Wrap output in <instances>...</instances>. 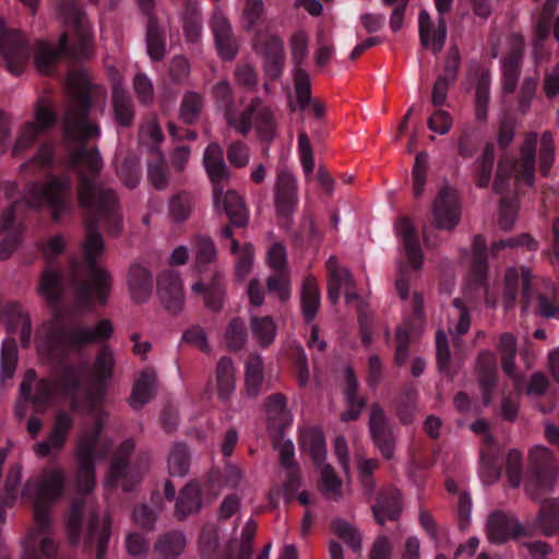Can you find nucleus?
Segmentation results:
<instances>
[{
	"mask_svg": "<svg viewBox=\"0 0 559 559\" xmlns=\"http://www.w3.org/2000/svg\"><path fill=\"white\" fill-rule=\"evenodd\" d=\"M78 195L80 205L88 217L86 237L82 245L84 262L71 263V284L75 305L80 309H86L94 300L105 304L111 287L109 274L97 266L104 253V241L96 224L116 225L120 215L115 192L105 187L99 177H82Z\"/></svg>",
	"mask_w": 559,
	"mask_h": 559,
	"instance_id": "1",
	"label": "nucleus"
},
{
	"mask_svg": "<svg viewBox=\"0 0 559 559\" xmlns=\"http://www.w3.org/2000/svg\"><path fill=\"white\" fill-rule=\"evenodd\" d=\"M69 102L64 110L62 127V153L56 152L53 140L45 141L33 157L41 169L60 168L75 170L76 175H99L103 159L97 147L87 142L100 135L99 126L91 118L93 97L87 81L71 76L68 81Z\"/></svg>",
	"mask_w": 559,
	"mask_h": 559,
	"instance_id": "2",
	"label": "nucleus"
},
{
	"mask_svg": "<svg viewBox=\"0 0 559 559\" xmlns=\"http://www.w3.org/2000/svg\"><path fill=\"white\" fill-rule=\"evenodd\" d=\"M516 120L512 115L504 116L497 132V144L501 151L496 175H535L536 165L540 175H548L556 160L555 135L551 131H544L538 138L535 131L524 134L518 154L509 147L512 144Z\"/></svg>",
	"mask_w": 559,
	"mask_h": 559,
	"instance_id": "3",
	"label": "nucleus"
},
{
	"mask_svg": "<svg viewBox=\"0 0 559 559\" xmlns=\"http://www.w3.org/2000/svg\"><path fill=\"white\" fill-rule=\"evenodd\" d=\"M34 15L39 0H20ZM58 14L67 27L60 35L59 47L38 41L34 62L39 72L49 75L55 71L56 62L61 55L75 58H87L91 52L92 27L78 0H59Z\"/></svg>",
	"mask_w": 559,
	"mask_h": 559,
	"instance_id": "4",
	"label": "nucleus"
},
{
	"mask_svg": "<svg viewBox=\"0 0 559 559\" xmlns=\"http://www.w3.org/2000/svg\"><path fill=\"white\" fill-rule=\"evenodd\" d=\"M212 95L218 110L223 111L228 127L247 136L252 128L260 141L269 145L276 135L277 122L270 107L260 97H254L248 106L237 112L233 88L227 81H219L212 87Z\"/></svg>",
	"mask_w": 559,
	"mask_h": 559,
	"instance_id": "5",
	"label": "nucleus"
},
{
	"mask_svg": "<svg viewBox=\"0 0 559 559\" xmlns=\"http://www.w3.org/2000/svg\"><path fill=\"white\" fill-rule=\"evenodd\" d=\"M112 333L114 325L108 319H103L94 325L66 329L60 318L55 317L37 329V350L41 356L52 359L64 348H79L102 342L109 338Z\"/></svg>",
	"mask_w": 559,
	"mask_h": 559,
	"instance_id": "6",
	"label": "nucleus"
},
{
	"mask_svg": "<svg viewBox=\"0 0 559 559\" xmlns=\"http://www.w3.org/2000/svg\"><path fill=\"white\" fill-rule=\"evenodd\" d=\"M70 544L96 548L97 559H103L109 540L110 519L106 511L97 510L92 501L73 502L66 523Z\"/></svg>",
	"mask_w": 559,
	"mask_h": 559,
	"instance_id": "7",
	"label": "nucleus"
},
{
	"mask_svg": "<svg viewBox=\"0 0 559 559\" xmlns=\"http://www.w3.org/2000/svg\"><path fill=\"white\" fill-rule=\"evenodd\" d=\"M104 416L102 411L94 413V426L83 429L76 440V487L81 492H90L95 486L94 465L97 460L105 457L111 442L103 437Z\"/></svg>",
	"mask_w": 559,
	"mask_h": 559,
	"instance_id": "8",
	"label": "nucleus"
},
{
	"mask_svg": "<svg viewBox=\"0 0 559 559\" xmlns=\"http://www.w3.org/2000/svg\"><path fill=\"white\" fill-rule=\"evenodd\" d=\"M64 488V471L59 466L48 465L26 480L22 493L32 500L33 515L51 516V508L63 496Z\"/></svg>",
	"mask_w": 559,
	"mask_h": 559,
	"instance_id": "9",
	"label": "nucleus"
},
{
	"mask_svg": "<svg viewBox=\"0 0 559 559\" xmlns=\"http://www.w3.org/2000/svg\"><path fill=\"white\" fill-rule=\"evenodd\" d=\"M80 383V377L76 370L69 369L64 372L58 383L51 384L46 380H37L33 370L25 372L20 386L21 394L33 402L37 409H43L53 402H58L60 396L73 393Z\"/></svg>",
	"mask_w": 559,
	"mask_h": 559,
	"instance_id": "10",
	"label": "nucleus"
},
{
	"mask_svg": "<svg viewBox=\"0 0 559 559\" xmlns=\"http://www.w3.org/2000/svg\"><path fill=\"white\" fill-rule=\"evenodd\" d=\"M22 559H53L58 544L53 538L51 516L33 515V525L22 540Z\"/></svg>",
	"mask_w": 559,
	"mask_h": 559,
	"instance_id": "11",
	"label": "nucleus"
},
{
	"mask_svg": "<svg viewBox=\"0 0 559 559\" xmlns=\"http://www.w3.org/2000/svg\"><path fill=\"white\" fill-rule=\"evenodd\" d=\"M25 200L33 207H49L56 222L71 207L69 186L60 178L31 188Z\"/></svg>",
	"mask_w": 559,
	"mask_h": 559,
	"instance_id": "12",
	"label": "nucleus"
},
{
	"mask_svg": "<svg viewBox=\"0 0 559 559\" xmlns=\"http://www.w3.org/2000/svg\"><path fill=\"white\" fill-rule=\"evenodd\" d=\"M57 122L52 106L40 98L34 112V121L23 124L13 147V154L19 155L33 146L38 140L48 135Z\"/></svg>",
	"mask_w": 559,
	"mask_h": 559,
	"instance_id": "13",
	"label": "nucleus"
},
{
	"mask_svg": "<svg viewBox=\"0 0 559 559\" xmlns=\"http://www.w3.org/2000/svg\"><path fill=\"white\" fill-rule=\"evenodd\" d=\"M0 56L8 70L20 75L29 60L31 47L25 36L15 29L7 27L0 17Z\"/></svg>",
	"mask_w": 559,
	"mask_h": 559,
	"instance_id": "14",
	"label": "nucleus"
},
{
	"mask_svg": "<svg viewBox=\"0 0 559 559\" xmlns=\"http://www.w3.org/2000/svg\"><path fill=\"white\" fill-rule=\"evenodd\" d=\"M292 59L295 64L294 84L299 106L305 109L311 103V85L302 64L308 56V36L305 31L296 32L290 38Z\"/></svg>",
	"mask_w": 559,
	"mask_h": 559,
	"instance_id": "15",
	"label": "nucleus"
},
{
	"mask_svg": "<svg viewBox=\"0 0 559 559\" xmlns=\"http://www.w3.org/2000/svg\"><path fill=\"white\" fill-rule=\"evenodd\" d=\"M73 417L66 411H58L46 439L33 445L34 454L39 459L56 457L63 450L73 427Z\"/></svg>",
	"mask_w": 559,
	"mask_h": 559,
	"instance_id": "16",
	"label": "nucleus"
},
{
	"mask_svg": "<svg viewBox=\"0 0 559 559\" xmlns=\"http://www.w3.org/2000/svg\"><path fill=\"white\" fill-rule=\"evenodd\" d=\"M225 177H212L214 205L217 212L225 213L235 226H245L248 213L238 193L225 183Z\"/></svg>",
	"mask_w": 559,
	"mask_h": 559,
	"instance_id": "17",
	"label": "nucleus"
},
{
	"mask_svg": "<svg viewBox=\"0 0 559 559\" xmlns=\"http://www.w3.org/2000/svg\"><path fill=\"white\" fill-rule=\"evenodd\" d=\"M461 202L455 189L443 186L432 204V217L440 229L451 230L461 219Z\"/></svg>",
	"mask_w": 559,
	"mask_h": 559,
	"instance_id": "18",
	"label": "nucleus"
},
{
	"mask_svg": "<svg viewBox=\"0 0 559 559\" xmlns=\"http://www.w3.org/2000/svg\"><path fill=\"white\" fill-rule=\"evenodd\" d=\"M524 56V41L521 36H514L507 55L501 59V91L502 99L506 103L507 97L512 95L519 84L522 72Z\"/></svg>",
	"mask_w": 559,
	"mask_h": 559,
	"instance_id": "19",
	"label": "nucleus"
},
{
	"mask_svg": "<svg viewBox=\"0 0 559 559\" xmlns=\"http://www.w3.org/2000/svg\"><path fill=\"white\" fill-rule=\"evenodd\" d=\"M10 447L0 449V522L4 519L5 508H10L16 501L22 480L23 466L19 462L11 463L4 477L2 471L8 457Z\"/></svg>",
	"mask_w": 559,
	"mask_h": 559,
	"instance_id": "20",
	"label": "nucleus"
},
{
	"mask_svg": "<svg viewBox=\"0 0 559 559\" xmlns=\"http://www.w3.org/2000/svg\"><path fill=\"white\" fill-rule=\"evenodd\" d=\"M157 296L164 308L173 313H180L185 306L183 283L175 271H164L157 278Z\"/></svg>",
	"mask_w": 559,
	"mask_h": 559,
	"instance_id": "21",
	"label": "nucleus"
},
{
	"mask_svg": "<svg viewBox=\"0 0 559 559\" xmlns=\"http://www.w3.org/2000/svg\"><path fill=\"white\" fill-rule=\"evenodd\" d=\"M328 270V297L332 304H336L342 293H344L347 302L357 299V295L352 292L354 285L349 271L341 265L335 257H330L326 261Z\"/></svg>",
	"mask_w": 559,
	"mask_h": 559,
	"instance_id": "22",
	"label": "nucleus"
},
{
	"mask_svg": "<svg viewBox=\"0 0 559 559\" xmlns=\"http://www.w3.org/2000/svg\"><path fill=\"white\" fill-rule=\"evenodd\" d=\"M532 276L531 272L526 267H509L506 272L504 276V297L503 304L506 309H510L513 307L515 301L519 287L522 288L524 307L523 310L526 311L528 305L533 298V294L531 292L532 286Z\"/></svg>",
	"mask_w": 559,
	"mask_h": 559,
	"instance_id": "23",
	"label": "nucleus"
},
{
	"mask_svg": "<svg viewBox=\"0 0 559 559\" xmlns=\"http://www.w3.org/2000/svg\"><path fill=\"white\" fill-rule=\"evenodd\" d=\"M369 428L377 448L385 459L394 454L395 437L383 409L373 405L370 412Z\"/></svg>",
	"mask_w": 559,
	"mask_h": 559,
	"instance_id": "24",
	"label": "nucleus"
},
{
	"mask_svg": "<svg viewBox=\"0 0 559 559\" xmlns=\"http://www.w3.org/2000/svg\"><path fill=\"white\" fill-rule=\"evenodd\" d=\"M522 533L523 527L513 515L497 511L488 518L487 535L491 543L502 544Z\"/></svg>",
	"mask_w": 559,
	"mask_h": 559,
	"instance_id": "25",
	"label": "nucleus"
},
{
	"mask_svg": "<svg viewBox=\"0 0 559 559\" xmlns=\"http://www.w3.org/2000/svg\"><path fill=\"white\" fill-rule=\"evenodd\" d=\"M192 294L201 296L206 308L218 310L222 308L225 297L224 274L215 271L209 281H198L191 285Z\"/></svg>",
	"mask_w": 559,
	"mask_h": 559,
	"instance_id": "26",
	"label": "nucleus"
},
{
	"mask_svg": "<svg viewBox=\"0 0 559 559\" xmlns=\"http://www.w3.org/2000/svg\"><path fill=\"white\" fill-rule=\"evenodd\" d=\"M210 25L218 55L224 60H233L237 55L238 47L233 35L230 23L222 13L215 12L211 19Z\"/></svg>",
	"mask_w": 559,
	"mask_h": 559,
	"instance_id": "27",
	"label": "nucleus"
},
{
	"mask_svg": "<svg viewBox=\"0 0 559 559\" xmlns=\"http://www.w3.org/2000/svg\"><path fill=\"white\" fill-rule=\"evenodd\" d=\"M128 286L131 298L134 302H146L150 299L153 289L152 273L140 264L132 265L129 271Z\"/></svg>",
	"mask_w": 559,
	"mask_h": 559,
	"instance_id": "28",
	"label": "nucleus"
},
{
	"mask_svg": "<svg viewBox=\"0 0 559 559\" xmlns=\"http://www.w3.org/2000/svg\"><path fill=\"white\" fill-rule=\"evenodd\" d=\"M275 205L278 217L288 222L297 205L296 182L294 177H278L275 190Z\"/></svg>",
	"mask_w": 559,
	"mask_h": 559,
	"instance_id": "29",
	"label": "nucleus"
},
{
	"mask_svg": "<svg viewBox=\"0 0 559 559\" xmlns=\"http://www.w3.org/2000/svg\"><path fill=\"white\" fill-rule=\"evenodd\" d=\"M396 235L402 239L408 261L414 270L423 264V252L415 228L408 218H401L395 225Z\"/></svg>",
	"mask_w": 559,
	"mask_h": 559,
	"instance_id": "30",
	"label": "nucleus"
},
{
	"mask_svg": "<svg viewBox=\"0 0 559 559\" xmlns=\"http://www.w3.org/2000/svg\"><path fill=\"white\" fill-rule=\"evenodd\" d=\"M193 269L198 272H204L217 260V248L213 239L205 235H195L192 238Z\"/></svg>",
	"mask_w": 559,
	"mask_h": 559,
	"instance_id": "31",
	"label": "nucleus"
},
{
	"mask_svg": "<svg viewBox=\"0 0 559 559\" xmlns=\"http://www.w3.org/2000/svg\"><path fill=\"white\" fill-rule=\"evenodd\" d=\"M8 320L7 330L9 333L19 334L23 347H28L32 343V321L19 304H12L7 309Z\"/></svg>",
	"mask_w": 559,
	"mask_h": 559,
	"instance_id": "32",
	"label": "nucleus"
},
{
	"mask_svg": "<svg viewBox=\"0 0 559 559\" xmlns=\"http://www.w3.org/2000/svg\"><path fill=\"white\" fill-rule=\"evenodd\" d=\"M63 293L61 274L52 264H47L40 274L37 294L49 304L59 301Z\"/></svg>",
	"mask_w": 559,
	"mask_h": 559,
	"instance_id": "33",
	"label": "nucleus"
},
{
	"mask_svg": "<svg viewBox=\"0 0 559 559\" xmlns=\"http://www.w3.org/2000/svg\"><path fill=\"white\" fill-rule=\"evenodd\" d=\"M264 71L271 80H277L283 71L284 45L277 36L269 37L263 46Z\"/></svg>",
	"mask_w": 559,
	"mask_h": 559,
	"instance_id": "34",
	"label": "nucleus"
},
{
	"mask_svg": "<svg viewBox=\"0 0 559 559\" xmlns=\"http://www.w3.org/2000/svg\"><path fill=\"white\" fill-rule=\"evenodd\" d=\"M376 520L383 525L386 521L395 520L401 512L400 491L395 488L381 493L372 507Z\"/></svg>",
	"mask_w": 559,
	"mask_h": 559,
	"instance_id": "35",
	"label": "nucleus"
},
{
	"mask_svg": "<svg viewBox=\"0 0 559 559\" xmlns=\"http://www.w3.org/2000/svg\"><path fill=\"white\" fill-rule=\"evenodd\" d=\"M409 278L403 265L399 267V274L395 282L396 290L402 300L405 301V308L412 310L413 320L420 322L424 318L423 314V297L418 293L409 295L408 287Z\"/></svg>",
	"mask_w": 559,
	"mask_h": 559,
	"instance_id": "36",
	"label": "nucleus"
},
{
	"mask_svg": "<svg viewBox=\"0 0 559 559\" xmlns=\"http://www.w3.org/2000/svg\"><path fill=\"white\" fill-rule=\"evenodd\" d=\"M216 390L222 401H227L236 389L235 367L230 358L222 357L216 366Z\"/></svg>",
	"mask_w": 559,
	"mask_h": 559,
	"instance_id": "37",
	"label": "nucleus"
},
{
	"mask_svg": "<svg viewBox=\"0 0 559 559\" xmlns=\"http://www.w3.org/2000/svg\"><path fill=\"white\" fill-rule=\"evenodd\" d=\"M300 447L308 452L317 465L324 463L326 456L323 433L318 428H305L300 433Z\"/></svg>",
	"mask_w": 559,
	"mask_h": 559,
	"instance_id": "38",
	"label": "nucleus"
},
{
	"mask_svg": "<svg viewBox=\"0 0 559 559\" xmlns=\"http://www.w3.org/2000/svg\"><path fill=\"white\" fill-rule=\"evenodd\" d=\"M264 382V364L259 355H251L245 366V386L249 396H257Z\"/></svg>",
	"mask_w": 559,
	"mask_h": 559,
	"instance_id": "39",
	"label": "nucleus"
},
{
	"mask_svg": "<svg viewBox=\"0 0 559 559\" xmlns=\"http://www.w3.org/2000/svg\"><path fill=\"white\" fill-rule=\"evenodd\" d=\"M186 547L182 533L174 532L163 535L154 548L155 559H177Z\"/></svg>",
	"mask_w": 559,
	"mask_h": 559,
	"instance_id": "40",
	"label": "nucleus"
},
{
	"mask_svg": "<svg viewBox=\"0 0 559 559\" xmlns=\"http://www.w3.org/2000/svg\"><path fill=\"white\" fill-rule=\"evenodd\" d=\"M202 507L200 487L197 483H189L180 491L177 503L176 513L178 516L186 518L198 512Z\"/></svg>",
	"mask_w": 559,
	"mask_h": 559,
	"instance_id": "41",
	"label": "nucleus"
},
{
	"mask_svg": "<svg viewBox=\"0 0 559 559\" xmlns=\"http://www.w3.org/2000/svg\"><path fill=\"white\" fill-rule=\"evenodd\" d=\"M156 376L153 371H145L139 376L133 385L130 405L139 408L147 403L155 392Z\"/></svg>",
	"mask_w": 559,
	"mask_h": 559,
	"instance_id": "42",
	"label": "nucleus"
},
{
	"mask_svg": "<svg viewBox=\"0 0 559 559\" xmlns=\"http://www.w3.org/2000/svg\"><path fill=\"white\" fill-rule=\"evenodd\" d=\"M146 48L150 58L153 61H160L166 53V38L164 31L159 27L157 21L148 19L146 27Z\"/></svg>",
	"mask_w": 559,
	"mask_h": 559,
	"instance_id": "43",
	"label": "nucleus"
},
{
	"mask_svg": "<svg viewBox=\"0 0 559 559\" xmlns=\"http://www.w3.org/2000/svg\"><path fill=\"white\" fill-rule=\"evenodd\" d=\"M301 310L307 321H312L320 307V292L313 277L305 278L301 289Z\"/></svg>",
	"mask_w": 559,
	"mask_h": 559,
	"instance_id": "44",
	"label": "nucleus"
},
{
	"mask_svg": "<svg viewBox=\"0 0 559 559\" xmlns=\"http://www.w3.org/2000/svg\"><path fill=\"white\" fill-rule=\"evenodd\" d=\"M499 350L502 355V368L504 372L511 377L515 384H520L521 377L516 371L514 358L516 355V340L510 333H503L499 341Z\"/></svg>",
	"mask_w": 559,
	"mask_h": 559,
	"instance_id": "45",
	"label": "nucleus"
},
{
	"mask_svg": "<svg viewBox=\"0 0 559 559\" xmlns=\"http://www.w3.org/2000/svg\"><path fill=\"white\" fill-rule=\"evenodd\" d=\"M255 530V523L249 520L242 528L240 538L233 540L228 546L230 559H250Z\"/></svg>",
	"mask_w": 559,
	"mask_h": 559,
	"instance_id": "46",
	"label": "nucleus"
},
{
	"mask_svg": "<svg viewBox=\"0 0 559 559\" xmlns=\"http://www.w3.org/2000/svg\"><path fill=\"white\" fill-rule=\"evenodd\" d=\"M448 330L451 334H464L471 325L469 313L459 299H454L452 305L447 309Z\"/></svg>",
	"mask_w": 559,
	"mask_h": 559,
	"instance_id": "47",
	"label": "nucleus"
},
{
	"mask_svg": "<svg viewBox=\"0 0 559 559\" xmlns=\"http://www.w3.org/2000/svg\"><path fill=\"white\" fill-rule=\"evenodd\" d=\"M112 105L117 122L124 128L131 127L134 119V105L131 97L123 91L115 90Z\"/></svg>",
	"mask_w": 559,
	"mask_h": 559,
	"instance_id": "48",
	"label": "nucleus"
},
{
	"mask_svg": "<svg viewBox=\"0 0 559 559\" xmlns=\"http://www.w3.org/2000/svg\"><path fill=\"white\" fill-rule=\"evenodd\" d=\"M250 328L254 340L263 347L269 346L275 338L276 324L272 317H252Z\"/></svg>",
	"mask_w": 559,
	"mask_h": 559,
	"instance_id": "49",
	"label": "nucleus"
},
{
	"mask_svg": "<svg viewBox=\"0 0 559 559\" xmlns=\"http://www.w3.org/2000/svg\"><path fill=\"white\" fill-rule=\"evenodd\" d=\"M204 106V99L197 92L185 93L180 104V119L186 124H194L199 119Z\"/></svg>",
	"mask_w": 559,
	"mask_h": 559,
	"instance_id": "50",
	"label": "nucleus"
},
{
	"mask_svg": "<svg viewBox=\"0 0 559 559\" xmlns=\"http://www.w3.org/2000/svg\"><path fill=\"white\" fill-rule=\"evenodd\" d=\"M230 251L236 255V276L238 280H245L253 264L254 250L250 243H246L242 247L236 239H231Z\"/></svg>",
	"mask_w": 559,
	"mask_h": 559,
	"instance_id": "51",
	"label": "nucleus"
},
{
	"mask_svg": "<svg viewBox=\"0 0 559 559\" xmlns=\"http://www.w3.org/2000/svg\"><path fill=\"white\" fill-rule=\"evenodd\" d=\"M538 79L525 76L520 85L515 99V111L521 116L527 115L536 96Z\"/></svg>",
	"mask_w": 559,
	"mask_h": 559,
	"instance_id": "52",
	"label": "nucleus"
},
{
	"mask_svg": "<svg viewBox=\"0 0 559 559\" xmlns=\"http://www.w3.org/2000/svg\"><path fill=\"white\" fill-rule=\"evenodd\" d=\"M203 164L206 175H228L224 150L216 142H212L206 146L203 154Z\"/></svg>",
	"mask_w": 559,
	"mask_h": 559,
	"instance_id": "53",
	"label": "nucleus"
},
{
	"mask_svg": "<svg viewBox=\"0 0 559 559\" xmlns=\"http://www.w3.org/2000/svg\"><path fill=\"white\" fill-rule=\"evenodd\" d=\"M132 450L133 442L131 440H127L120 444L109 469V475L106 480L107 485H117L122 477L127 475V456Z\"/></svg>",
	"mask_w": 559,
	"mask_h": 559,
	"instance_id": "54",
	"label": "nucleus"
},
{
	"mask_svg": "<svg viewBox=\"0 0 559 559\" xmlns=\"http://www.w3.org/2000/svg\"><path fill=\"white\" fill-rule=\"evenodd\" d=\"M346 377V386H345V399L347 402L348 409L342 414V419L344 421L356 419L364 406V403L361 400L356 397V389H357V381L352 372V370L346 369L345 371Z\"/></svg>",
	"mask_w": 559,
	"mask_h": 559,
	"instance_id": "55",
	"label": "nucleus"
},
{
	"mask_svg": "<svg viewBox=\"0 0 559 559\" xmlns=\"http://www.w3.org/2000/svg\"><path fill=\"white\" fill-rule=\"evenodd\" d=\"M17 362V348L15 341L7 338L2 342L1 359H0V377L5 382L13 377Z\"/></svg>",
	"mask_w": 559,
	"mask_h": 559,
	"instance_id": "56",
	"label": "nucleus"
},
{
	"mask_svg": "<svg viewBox=\"0 0 559 559\" xmlns=\"http://www.w3.org/2000/svg\"><path fill=\"white\" fill-rule=\"evenodd\" d=\"M182 27L186 38L191 41H198L202 33V16L198 8L187 5L182 13Z\"/></svg>",
	"mask_w": 559,
	"mask_h": 559,
	"instance_id": "57",
	"label": "nucleus"
},
{
	"mask_svg": "<svg viewBox=\"0 0 559 559\" xmlns=\"http://www.w3.org/2000/svg\"><path fill=\"white\" fill-rule=\"evenodd\" d=\"M453 0H435L436 10L439 14L438 26L435 28V37L432 43V51L435 53L441 51L447 37V21L444 14L450 12Z\"/></svg>",
	"mask_w": 559,
	"mask_h": 559,
	"instance_id": "58",
	"label": "nucleus"
},
{
	"mask_svg": "<svg viewBox=\"0 0 559 559\" xmlns=\"http://www.w3.org/2000/svg\"><path fill=\"white\" fill-rule=\"evenodd\" d=\"M190 466L187 448L183 444H175L167 459L168 472L171 476H185Z\"/></svg>",
	"mask_w": 559,
	"mask_h": 559,
	"instance_id": "59",
	"label": "nucleus"
},
{
	"mask_svg": "<svg viewBox=\"0 0 559 559\" xmlns=\"http://www.w3.org/2000/svg\"><path fill=\"white\" fill-rule=\"evenodd\" d=\"M489 100L490 80L486 74H481V76L477 81L475 90V116L477 120H487Z\"/></svg>",
	"mask_w": 559,
	"mask_h": 559,
	"instance_id": "60",
	"label": "nucleus"
},
{
	"mask_svg": "<svg viewBox=\"0 0 559 559\" xmlns=\"http://www.w3.org/2000/svg\"><path fill=\"white\" fill-rule=\"evenodd\" d=\"M320 468V490L329 498H337L341 496L342 481L334 473L331 465L321 463Z\"/></svg>",
	"mask_w": 559,
	"mask_h": 559,
	"instance_id": "61",
	"label": "nucleus"
},
{
	"mask_svg": "<svg viewBox=\"0 0 559 559\" xmlns=\"http://www.w3.org/2000/svg\"><path fill=\"white\" fill-rule=\"evenodd\" d=\"M478 367L481 372V386L485 392L490 390L496 384V357L490 352H485L478 357Z\"/></svg>",
	"mask_w": 559,
	"mask_h": 559,
	"instance_id": "62",
	"label": "nucleus"
},
{
	"mask_svg": "<svg viewBox=\"0 0 559 559\" xmlns=\"http://www.w3.org/2000/svg\"><path fill=\"white\" fill-rule=\"evenodd\" d=\"M267 416L270 420L280 426H285L290 423V415L286 412L285 399L281 394L270 396L265 404Z\"/></svg>",
	"mask_w": 559,
	"mask_h": 559,
	"instance_id": "63",
	"label": "nucleus"
},
{
	"mask_svg": "<svg viewBox=\"0 0 559 559\" xmlns=\"http://www.w3.org/2000/svg\"><path fill=\"white\" fill-rule=\"evenodd\" d=\"M115 366L114 353L108 346H103L98 352L95 364L94 374L98 379H107L112 374Z\"/></svg>",
	"mask_w": 559,
	"mask_h": 559,
	"instance_id": "64",
	"label": "nucleus"
}]
</instances>
